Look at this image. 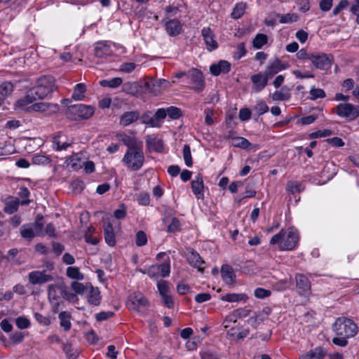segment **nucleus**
<instances>
[{"label":"nucleus","instance_id":"1","mask_svg":"<svg viewBox=\"0 0 359 359\" xmlns=\"http://www.w3.org/2000/svg\"><path fill=\"white\" fill-rule=\"evenodd\" d=\"M299 239L297 230L290 227L274 235L270 240V244L278 245V249L282 251L293 250L297 247Z\"/></svg>","mask_w":359,"mask_h":359},{"label":"nucleus","instance_id":"2","mask_svg":"<svg viewBox=\"0 0 359 359\" xmlns=\"http://www.w3.org/2000/svg\"><path fill=\"white\" fill-rule=\"evenodd\" d=\"M124 142L128 146V149L122 160L123 163L133 170H140L144 162V155L142 149L126 140H124Z\"/></svg>","mask_w":359,"mask_h":359},{"label":"nucleus","instance_id":"3","mask_svg":"<svg viewBox=\"0 0 359 359\" xmlns=\"http://www.w3.org/2000/svg\"><path fill=\"white\" fill-rule=\"evenodd\" d=\"M55 89V79L51 76H44L38 79L35 86L29 89V95L36 100L48 97Z\"/></svg>","mask_w":359,"mask_h":359},{"label":"nucleus","instance_id":"4","mask_svg":"<svg viewBox=\"0 0 359 359\" xmlns=\"http://www.w3.org/2000/svg\"><path fill=\"white\" fill-rule=\"evenodd\" d=\"M333 330L337 336H344L348 338L355 337L358 333V326L351 319L339 317L333 324Z\"/></svg>","mask_w":359,"mask_h":359},{"label":"nucleus","instance_id":"5","mask_svg":"<svg viewBox=\"0 0 359 359\" xmlns=\"http://www.w3.org/2000/svg\"><path fill=\"white\" fill-rule=\"evenodd\" d=\"M94 114V109L90 105L76 104L70 105L66 111L68 118L74 121L88 119Z\"/></svg>","mask_w":359,"mask_h":359},{"label":"nucleus","instance_id":"6","mask_svg":"<svg viewBox=\"0 0 359 359\" xmlns=\"http://www.w3.org/2000/svg\"><path fill=\"white\" fill-rule=\"evenodd\" d=\"M335 113L340 117L354 120L359 116V107L351 103H340L335 109Z\"/></svg>","mask_w":359,"mask_h":359},{"label":"nucleus","instance_id":"7","mask_svg":"<svg viewBox=\"0 0 359 359\" xmlns=\"http://www.w3.org/2000/svg\"><path fill=\"white\" fill-rule=\"evenodd\" d=\"M188 83L191 85V88L199 93L202 91L205 86L204 77L202 72L197 69H192L187 72L186 74Z\"/></svg>","mask_w":359,"mask_h":359},{"label":"nucleus","instance_id":"8","mask_svg":"<svg viewBox=\"0 0 359 359\" xmlns=\"http://www.w3.org/2000/svg\"><path fill=\"white\" fill-rule=\"evenodd\" d=\"M170 273V265L169 257H167L165 262L162 264L151 265L147 271L148 276L154 278L168 277Z\"/></svg>","mask_w":359,"mask_h":359},{"label":"nucleus","instance_id":"9","mask_svg":"<svg viewBox=\"0 0 359 359\" xmlns=\"http://www.w3.org/2000/svg\"><path fill=\"white\" fill-rule=\"evenodd\" d=\"M310 61L313 65L320 70H328L331 68L333 57L325 53H312Z\"/></svg>","mask_w":359,"mask_h":359},{"label":"nucleus","instance_id":"10","mask_svg":"<svg viewBox=\"0 0 359 359\" xmlns=\"http://www.w3.org/2000/svg\"><path fill=\"white\" fill-rule=\"evenodd\" d=\"M127 306L130 310L140 311L149 306V302L141 292H135L129 296Z\"/></svg>","mask_w":359,"mask_h":359},{"label":"nucleus","instance_id":"11","mask_svg":"<svg viewBox=\"0 0 359 359\" xmlns=\"http://www.w3.org/2000/svg\"><path fill=\"white\" fill-rule=\"evenodd\" d=\"M53 276L46 270L33 271L28 275L29 282L32 285H42L53 280Z\"/></svg>","mask_w":359,"mask_h":359},{"label":"nucleus","instance_id":"12","mask_svg":"<svg viewBox=\"0 0 359 359\" xmlns=\"http://www.w3.org/2000/svg\"><path fill=\"white\" fill-rule=\"evenodd\" d=\"M288 67V65L283 62L280 59L276 58L273 61L269 63L265 70L262 72L269 79L279 72L287 69Z\"/></svg>","mask_w":359,"mask_h":359},{"label":"nucleus","instance_id":"13","mask_svg":"<svg viewBox=\"0 0 359 359\" xmlns=\"http://www.w3.org/2000/svg\"><path fill=\"white\" fill-rule=\"evenodd\" d=\"M201 35L208 50L212 51L218 48V43L215 40V34L210 27H203L201 30Z\"/></svg>","mask_w":359,"mask_h":359},{"label":"nucleus","instance_id":"14","mask_svg":"<svg viewBox=\"0 0 359 359\" xmlns=\"http://www.w3.org/2000/svg\"><path fill=\"white\" fill-rule=\"evenodd\" d=\"M295 280L299 294L306 297L311 294V283L308 278L304 274L298 273L295 276Z\"/></svg>","mask_w":359,"mask_h":359},{"label":"nucleus","instance_id":"15","mask_svg":"<svg viewBox=\"0 0 359 359\" xmlns=\"http://www.w3.org/2000/svg\"><path fill=\"white\" fill-rule=\"evenodd\" d=\"M252 90L255 93H259L267 85L269 79L262 72L253 74L251 78Z\"/></svg>","mask_w":359,"mask_h":359},{"label":"nucleus","instance_id":"16","mask_svg":"<svg viewBox=\"0 0 359 359\" xmlns=\"http://www.w3.org/2000/svg\"><path fill=\"white\" fill-rule=\"evenodd\" d=\"M36 101V98L29 95V90H28L23 97L16 101L15 105L17 109L29 111H32L30 106Z\"/></svg>","mask_w":359,"mask_h":359},{"label":"nucleus","instance_id":"17","mask_svg":"<svg viewBox=\"0 0 359 359\" xmlns=\"http://www.w3.org/2000/svg\"><path fill=\"white\" fill-rule=\"evenodd\" d=\"M65 287V286L62 283L49 285L48 288V300H60L62 298Z\"/></svg>","mask_w":359,"mask_h":359},{"label":"nucleus","instance_id":"18","mask_svg":"<svg viewBox=\"0 0 359 359\" xmlns=\"http://www.w3.org/2000/svg\"><path fill=\"white\" fill-rule=\"evenodd\" d=\"M191 190L198 199L204 198V183L203 176L197 175L191 182Z\"/></svg>","mask_w":359,"mask_h":359},{"label":"nucleus","instance_id":"19","mask_svg":"<svg viewBox=\"0 0 359 359\" xmlns=\"http://www.w3.org/2000/svg\"><path fill=\"white\" fill-rule=\"evenodd\" d=\"M146 146L150 151L156 152H163L164 149V144L161 139L157 138L154 135H147L146 137Z\"/></svg>","mask_w":359,"mask_h":359},{"label":"nucleus","instance_id":"20","mask_svg":"<svg viewBox=\"0 0 359 359\" xmlns=\"http://www.w3.org/2000/svg\"><path fill=\"white\" fill-rule=\"evenodd\" d=\"M140 116V112L137 110L126 111L120 116L119 124L123 127L128 126L135 123Z\"/></svg>","mask_w":359,"mask_h":359},{"label":"nucleus","instance_id":"21","mask_svg":"<svg viewBox=\"0 0 359 359\" xmlns=\"http://www.w3.org/2000/svg\"><path fill=\"white\" fill-rule=\"evenodd\" d=\"M231 63L226 60H220L217 64H213L210 67V72L214 76H218L221 74H227L231 70Z\"/></svg>","mask_w":359,"mask_h":359},{"label":"nucleus","instance_id":"22","mask_svg":"<svg viewBox=\"0 0 359 359\" xmlns=\"http://www.w3.org/2000/svg\"><path fill=\"white\" fill-rule=\"evenodd\" d=\"M112 53L111 46L107 41H102L96 43L95 55L97 57L104 58Z\"/></svg>","mask_w":359,"mask_h":359},{"label":"nucleus","instance_id":"23","mask_svg":"<svg viewBox=\"0 0 359 359\" xmlns=\"http://www.w3.org/2000/svg\"><path fill=\"white\" fill-rule=\"evenodd\" d=\"M221 274L222 280L227 285H232L236 280V274L231 266L224 264L222 266Z\"/></svg>","mask_w":359,"mask_h":359},{"label":"nucleus","instance_id":"24","mask_svg":"<svg viewBox=\"0 0 359 359\" xmlns=\"http://www.w3.org/2000/svg\"><path fill=\"white\" fill-rule=\"evenodd\" d=\"M187 261L191 266L198 269V271L203 272L204 267L202 265L204 264V261L197 252L191 250L187 256Z\"/></svg>","mask_w":359,"mask_h":359},{"label":"nucleus","instance_id":"25","mask_svg":"<svg viewBox=\"0 0 359 359\" xmlns=\"http://www.w3.org/2000/svg\"><path fill=\"white\" fill-rule=\"evenodd\" d=\"M165 29L169 36H175L181 33L182 25L177 19L170 20L165 23Z\"/></svg>","mask_w":359,"mask_h":359},{"label":"nucleus","instance_id":"26","mask_svg":"<svg viewBox=\"0 0 359 359\" xmlns=\"http://www.w3.org/2000/svg\"><path fill=\"white\" fill-rule=\"evenodd\" d=\"M72 144V142L67 140L65 135L58 134L53 137V147L57 151L65 150Z\"/></svg>","mask_w":359,"mask_h":359},{"label":"nucleus","instance_id":"27","mask_svg":"<svg viewBox=\"0 0 359 359\" xmlns=\"http://www.w3.org/2000/svg\"><path fill=\"white\" fill-rule=\"evenodd\" d=\"M87 292L88 302L93 306H98L100 304V292L97 287H93L89 285Z\"/></svg>","mask_w":359,"mask_h":359},{"label":"nucleus","instance_id":"28","mask_svg":"<svg viewBox=\"0 0 359 359\" xmlns=\"http://www.w3.org/2000/svg\"><path fill=\"white\" fill-rule=\"evenodd\" d=\"M220 299L222 302H246L248 300V297L245 293H229L224 295H222L220 297Z\"/></svg>","mask_w":359,"mask_h":359},{"label":"nucleus","instance_id":"29","mask_svg":"<svg viewBox=\"0 0 359 359\" xmlns=\"http://www.w3.org/2000/svg\"><path fill=\"white\" fill-rule=\"evenodd\" d=\"M326 352L321 347H316L314 349L300 355L299 359H322L325 357Z\"/></svg>","mask_w":359,"mask_h":359},{"label":"nucleus","instance_id":"30","mask_svg":"<svg viewBox=\"0 0 359 359\" xmlns=\"http://www.w3.org/2000/svg\"><path fill=\"white\" fill-rule=\"evenodd\" d=\"M66 163L68 167L75 171L80 170L83 165V161L78 154L68 158Z\"/></svg>","mask_w":359,"mask_h":359},{"label":"nucleus","instance_id":"31","mask_svg":"<svg viewBox=\"0 0 359 359\" xmlns=\"http://www.w3.org/2000/svg\"><path fill=\"white\" fill-rule=\"evenodd\" d=\"M13 85L11 82H4L0 85V106L4 100L11 95Z\"/></svg>","mask_w":359,"mask_h":359},{"label":"nucleus","instance_id":"32","mask_svg":"<svg viewBox=\"0 0 359 359\" xmlns=\"http://www.w3.org/2000/svg\"><path fill=\"white\" fill-rule=\"evenodd\" d=\"M269 313L268 311L263 310L262 311H259L258 313H256L253 316H251L248 320V323L252 327H256L257 325L262 323L264 319L265 316H268Z\"/></svg>","mask_w":359,"mask_h":359},{"label":"nucleus","instance_id":"33","mask_svg":"<svg viewBox=\"0 0 359 359\" xmlns=\"http://www.w3.org/2000/svg\"><path fill=\"white\" fill-rule=\"evenodd\" d=\"M58 318L60 319V325L65 331L71 329V315L67 311H62L59 313Z\"/></svg>","mask_w":359,"mask_h":359},{"label":"nucleus","instance_id":"34","mask_svg":"<svg viewBox=\"0 0 359 359\" xmlns=\"http://www.w3.org/2000/svg\"><path fill=\"white\" fill-rule=\"evenodd\" d=\"M246 8L247 4L245 2L241 1L236 4L231 13V18L236 20L241 18L245 13Z\"/></svg>","mask_w":359,"mask_h":359},{"label":"nucleus","instance_id":"35","mask_svg":"<svg viewBox=\"0 0 359 359\" xmlns=\"http://www.w3.org/2000/svg\"><path fill=\"white\" fill-rule=\"evenodd\" d=\"M86 91V88L85 84L82 83H78L74 88L72 97L74 100H83L85 97Z\"/></svg>","mask_w":359,"mask_h":359},{"label":"nucleus","instance_id":"36","mask_svg":"<svg viewBox=\"0 0 359 359\" xmlns=\"http://www.w3.org/2000/svg\"><path fill=\"white\" fill-rule=\"evenodd\" d=\"M231 144L234 147L243 149H250V147L251 146V143L246 138L243 137H232Z\"/></svg>","mask_w":359,"mask_h":359},{"label":"nucleus","instance_id":"37","mask_svg":"<svg viewBox=\"0 0 359 359\" xmlns=\"http://www.w3.org/2000/svg\"><path fill=\"white\" fill-rule=\"evenodd\" d=\"M290 98V93L286 88L283 87L280 90L275 91L272 95L274 101L288 100Z\"/></svg>","mask_w":359,"mask_h":359},{"label":"nucleus","instance_id":"38","mask_svg":"<svg viewBox=\"0 0 359 359\" xmlns=\"http://www.w3.org/2000/svg\"><path fill=\"white\" fill-rule=\"evenodd\" d=\"M268 42V37L264 34H257L252 40V46L256 49H261Z\"/></svg>","mask_w":359,"mask_h":359},{"label":"nucleus","instance_id":"39","mask_svg":"<svg viewBox=\"0 0 359 359\" xmlns=\"http://www.w3.org/2000/svg\"><path fill=\"white\" fill-rule=\"evenodd\" d=\"M269 110V107H268L266 103L263 100L258 101L257 103L252 107V111L257 116H259L266 113Z\"/></svg>","mask_w":359,"mask_h":359},{"label":"nucleus","instance_id":"40","mask_svg":"<svg viewBox=\"0 0 359 359\" xmlns=\"http://www.w3.org/2000/svg\"><path fill=\"white\" fill-rule=\"evenodd\" d=\"M32 162L37 165H46L51 162V159L48 156L37 154L32 156Z\"/></svg>","mask_w":359,"mask_h":359},{"label":"nucleus","instance_id":"41","mask_svg":"<svg viewBox=\"0 0 359 359\" xmlns=\"http://www.w3.org/2000/svg\"><path fill=\"white\" fill-rule=\"evenodd\" d=\"M123 82V80L120 77H115L110 80H102L100 81V86L102 87H109L111 88H115L119 86Z\"/></svg>","mask_w":359,"mask_h":359},{"label":"nucleus","instance_id":"42","mask_svg":"<svg viewBox=\"0 0 359 359\" xmlns=\"http://www.w3.org/2000/svg\"><path fill=\"white\" fill-rule=\"evenodd\" d=\"M304 189L303 184L295 181H290L287 184L286 190L290 194L299 193Z\"/></svg>","mask_w":359,"mask_h":359},{"label":"nucleus","instance_id":"43","mask_svg":"<svg viewBox=\"0 0 359 359\" xmlns=\"http://www.w3.org/2000/svg\"><path fill=\"white\" fill-rule=\"evenodd\" d=\"M67 276L72 278L78 280H81L83 279L84 276L79 271L78 267L69 266L67 269Z\"/></svg>","mask_w":359,"mask_h":359},{"label":"nucleus","instance_id":"44","mask_svg":"<svg viewBox=\"0 0 359 359\" xmlns=\"http://www.w3.org/2000/svg\"><path fill=\"white\" fill-rule=\"evenodd\" d=\"M33 231L30 224H24L20 227V234L24 238L32 239L35 237L36 233H34Z\"/></svg>","mask_w":359,"mask_h":359},{"label":"nucleus","instance_id":"45","mask_svg":"<svg viewBox=\"0 0 359 359\" xmlns=\"http://www.w3.org/2000/svg\"><path fill=\"white\" fill-rule=\"evenodd\" d=\"M122 90L127 94L135 95L137 93V84L135 82H126L123 85Z\"/></svg>","mask_w":359,"mask_h":359},{"label":"nucleus","instance_id":"46","mask_svg":"<svg viewBox=\"0 0 359 359\" xmlns=\"http://www.w3.org/2000/svg\"><path fill=\"white\" fill-rule=\"evenodd\" d=\"M183 158L187 166L191 167L193 165L191 149L189 145L184 144L183 147Z\"/></svg>","mask_w":359,"mask_h":359},{"label":"nucleus","instance_id":"47","mask_svg":"<svg viewBox=\"0 0 359 359\" xmlns=\"http://www.w3.org/2000/svg\"><path fill=\"white\" fill-rule=\"evenodd\" d=\"M247 51L245 49V45L243 42L239 43L236 46V50L233 53V57L236 60L241 59L242 57L245 56Z\"/></svg>","mask_w":359,"mask_h":359},{"label":"nucleus","instance_id":"48","mask_svg":"<svg viewBox=\"0 0 359 359\" xmlns=\"http://www.w3.org/2000/svg\"><path fill=\"white\" fill-rule=\"evenodd\" d=\"M72 288L76 294H83L88 290L89 285H84L83 283L74 281L72 283Z\"/></svg>","mask_w":359,"mask_h":359},{"label":"nucleus","instance_id":"49","mask_svg":"<svg viewBox=\"0 0 359 359\" xmlns=\"http://www.w3.org/2000/svg\"><path fill=\"white\" fill-rule=\"evenodd\" d=\"M147 236L144 231H139L136 233L135 235V244L139 246H144L147 243Z\"/></svg>","mask_w":359,"mask_h":359},{"label":"nucleus","instance_id":"50","mask_svg":"<svg viewBox=\"0 0 359 359\" xmlns=\"http://www.w3.org/2000/svg\"><path fill=\"white\" fill-rule=\"evenodd\" d=\"M310 99L315 100L318 98H324L326 96L325 92L321 88H311L310 90Z\"/></svg>","mask_w":359,"mask_h":359},{"label":"nucleus","instance_id":"51","mask_svg":"<svg viewBox=\"0 0 359 359\" xmlns=\"http://www.w3.org/2000/svg\"><path fill=\"white\" fill-rule=\"evenodd\" d=\"M181 229V222L180 221L176 218L173 217L170 224L168 226V232L169 233H175L179 231Z\"/></svg>","mask_w":359,"mask_h":359},{"label":"nucleus","instance_id":"52","mask_svg":"<svg viewBox=\"0 0 359 359\" xmlns=\"http://www.w3.org/2000/svg\"><path fill=\"white\" fill-rule=\"evenodd\" d=\"M15 324L16 326L21 330L27 329L31 325L29 320L24 316L18 317L15 319Z\"/></svg>","mask_w":359,"mask_h":359},{"label":"nucleus","instance_id":"53","mask_svg":"<svg viewBox=\"0 0 359 359\" xmlns=\"http://www.w3.org/2000/svg\"><path fill=\"white\" fill-rule=\"evenodd\" d=\"M157 287L160 294L162 296L168 294L170 287L168 282L166 280H160L157 283Z\"/></svg>","mask_w":359,"mask_h":359},{"label":"nucleus","instance_id":"54","mask_svg":"<svg viewBox=\"0 0 359 359\" xmlns=\"http://www.w3.org/2000/svg\"><path fill=\"white\" fill-rule=\"evenodd\" d=\"M34 230V233H36V236H45L43 224L40 222L39 220H36L35 222L30 224Z\"/></svg>","mask_w":359,"mask_h":359},{"label":"nucleus","instance_id":"55","mask_svg":"<svg viewBox=\"0 0 359 359\" xmlns=\"http://www.w3.org/2000/svg\"><path fill=\"white\" fill-rule=\"evenodd\" d=\"M167 115L172 119L179 118L181 115V110L175 107H170L166 109Z\"/></svg>","mask_w":359,"mask_h":359},{"label":"nucleus","instance_id":"56","mask_svg":"<svg viewBox=\"0 0 359 359\" xmlns=\"http://www.w3.org/2000/svg\"><path fill=\"white\" fill-rule=\"evenodd\" d=\"M50 104L46 102H36L30 106L32 111L43 112L46 111L49 108Z\"/></svg>","mask_w":359,"mask_h":359},{"label":"nucleus","instance_id":"57","mask_svg":"<svg viewBox=\"0 0 359 359\" xmlns=\"http://www.w3.org/2000/svg\"><path fill=\"white\" fill-rule=\"evenodd\" d=\"M271 292L269 290H266L262 287H257L255 289L254 294L257 299H264L271 295Z\"/></svg>","mask_w":359,"mask_h":359},{"label":"nucleus","instance_id":"58","mask_svg":"<svg viewBox=\"0 0 359 359\" xmlns=\"http://www.w3.org/2000/svg\"><path fill=\"white\" fill-rule=\"evenodd\" d=\"M332 135V131L328 129H325L323 130H318L316 132H313L309 134V137L311 139L313 138H319V137H327Z\"/></svg>","mask_w":359,"mask_h":359},{"label":"nucleus","instance_id":"59","mask_svg":"<svg viewBox=\"0 0 359 359\" xmlns=\"http://www.w3.org/2000/svg\"><path fill=\"white\" fill-rule=\"evenodd\" d=\"M252 111L247 108H241L239 111V118L242 121H248L251 118Z\"/></svg>","mask_w":359,"mask_h":359},{"label":"nucleus","instance_id":"60","mask_svg":"<svg viewBox=\"0 0 359 359\" xmlns=\"http://www.w3.org/2000/svg\"><path fill=\"white\" fill-rule=\"evenodd\" d=\"M233 312L234 313V314L238 320L240 318H243L247 317L250 314V310L248 309L247 308L245 307V308H239V309H235L233 311Z\"/></svg>","mask_w":359,"mask_h":359},{"label":"nucleus","instance_id":"61","mask_svg":"<svg viewBox=\"0 0 359 359\" xmlns=\"http://www.w3.org/2000/svg\"><path fill=\"white\" fill-rule=\"evenodd\" d=\"M348 0H341L332 11L334 15H337L343 9L348 6Z\"/></svg>","mask_w":359,"mask_h":359},{"label":"nucleus","instance_id":"62","mask_svg":"<svg viewBox=\"0 0 359 359\" xmlns=\"http://www.w3.org/2000/svg\"><path fill=\"white\" fill-rule=\"evenodd\" d=\"M34 318L39 323H40L43 325L48 326L50 324V318L47 316H43L41 313H35Z\"/></svg>","mask_w":359,"mask_h":359},{"label":"nucleus","instance_id":"63","mask_svg":"<svg viewBox=\"0 0 359 359\" xmlns=\"http://www.w3.org/2000/svg\"><path fill=\"white\" fill-rule=\"evenodd\" d=\"M24 334L21 332H15L13 333L10 337V340L14 344H18L22 342L24 339Z\"/></svg>","mask_w":359,"mask_h":359},{"label":"nucleus","instance_id":"64","mask_svg":"<svg viewBox=\"0 0 359 359\" xmlns=\"http://www.w3.org/2000/svg\"><path fill=\"white\" fill-rule=\"evenodd\" d=\"M347 339H348V337H346L344 336H338V337H334L332 339V343L334 345H337V346H339L341 347H344L348 344Z\"/></svg>","mask_w":359,"mask_h":359}]
</instances>
